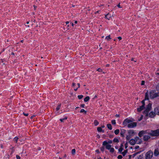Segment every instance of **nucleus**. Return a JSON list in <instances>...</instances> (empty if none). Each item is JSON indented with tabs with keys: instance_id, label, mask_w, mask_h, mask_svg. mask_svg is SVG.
I'll use <instances>...</instances> for the list:
<instances>
[{
	"instance_id": "obj_43",
	"label": "nucleus",
	"mask_w": 159,
	"mask_h": 159,
	"mask_svg": "<svg viewBox=\"0 0 159 159\" xmlns=\"http://www.w3.org/2000/svg\"><path fill=\"white\" fill-rule=\"evenodd\" d=\"M97 70L99 72H102V70L100 68L97 69Z\"/></svg>"
},
{
	"instance_id": "obj_49",
	"label": "nucleus",
	"mask_w": 159,
	"mask_h": 159,
	"mask_svg": "<svg viewBox=\"0 0 159 159\" xmlns=\"http://www.w3.org/2000/svg\"><path fill=\"white\" fill-rule=\"evenodd\" d=\"M23 114L24 116H27L29 115L28 113H25L24 112L23 113Z\"/></svg>"
},
{
	"instance_id": "obj_16",
	"label": "nucleus",
	"mask_w": 159,
	"mask_h": 159,
	"mask_svg": "<svg viewBox=\"0 0 159 159\" xmlns=\"http://www.w3.org/2000/svg\"><path fill=\"white\" fill-rule=\"evenodd\" d=\"M111 17L112 16L110 14H109V13H108L105 16V18L109 20H110Z\"/></svg>"
},
{
	"instance_id": "obj_40",
	"label": "nucleus",
	"mask_w": 159,
	"mask_h": 159,
	"mask_svg": "<svg viewBox=\"0 0 159 159\" xmlns=\"http://www.w3.org/2000/svg\"><path fill=\"white\" fill-rule=\"evenodd\" d=\"M100 149L101 150V151H102V152H104V150H105V148L104 147H101V148H100Z\"/></svg>"
},
{
	"instance_id": "obj_17",
	"label": "nucleus",
	"mask_w": 159,
	"mask_h": 159,
	"mask_svg": "<svg viewBox=\"0 0 159 159\" xmlns=\"http://www.w3.org/2000/svg\"><path fill=\"white\" fill-rule=\"evenodd\" d=\"M103 146H106V148L108 149L109 150L111 148V145L109 144H107V145H103Z\"/></svg>"
},
{
	"instance_id": "obj_15",
	"label": "nucleus",
	"mask_w": 159,
	"mask_h": 159,
	"mask_svg": "<svg viewBox=\"0 0 159 159\" xmlns=\"http://www.w3.org/2000/svg\"><path fill=\"white\" fill-rule=\"evenodd\" d=\"M144 107L141 106H140V107L137 108V111L139 112H140L144 109Z\"/></svg>"
},
{
	"instance_id": "obj_3",
	"label": "nucleus",
	"mask_w": 159,
	"mask_h": 159,
	"mask_svg": "<svg viewBox=\"0 0 159 159\" xmlns=\"http://www.w3.org/2000/svg\"><path fill=\"white\" fill-rule=\"evenodd\" d=\"M152 104L149 103L147 106L146 108L143 112V114L145 115L146 116H148V112L151 110L152 108Z\"/></svg>"
},
{
	"instance_id": "obj_41",
	"label": "nucleus",
	"mask_w": 159,
	"mask_h": 159,
	"mask_svg": "<svg viewBox=\"0 0 159 159\" xmlns=\"http://www.w3.org/2000/svg\"><path fill=\"white\" fill-rule=\"evenodd\" d=\"M126 139L127 140H129L130 139V136L129 135H127L126 136Z\"/></svg>"
},
{
	"instance_id": "obj_55",
	"label": "nucleus",
	"mask_w": 159,
	"mask_h": 159,
	"mask_svg": "<svg viewBox=\"0 0 159 159\" xmlns=\"http://www.w3.org/2000/svg\"><path fill=\"white\" fill-rule=\"evenodd\" d=\"M118 39L120 40L122 39V38L121 37H118Z\"/></svg>"
},
{
	"instance_id": "obj_44",
	"label": "nucleus",
	"mask_w": 159,
	"mask_h": 159,
	"mask_svg": "<svg viewBox=\"0 0 159 159\" xmlns=\"http://www.w3.org/2000/svg\"><path fill=\"white\" fill-rule=\"evenodd\" d=\"M156 89L157 90L159 91V84H158L156 87Z\"/></svg>"
},
{
	"instance_id": "obj_59",
	"label": "nucleus",
	"mask_w": 159,
	"mask_h": 159,
	"mask_svg": "<svg viewBox=\"0 0 159 159\" xmlns=\"http://www.w3.org/2000/svg\"><path fill=\"white\" fill-rule=\"evenodd\" d=\"M75 85V84L74 83H73L72 84V86H74Z\"/></svg>"
},
{
	"instance_id": "obj_50",
	"label": "nucleus",
	"mask_w": 159,
	"mask_h": 159,
	"mask_svg": "<svg viewBox=\"0 0 159 159\" xmlns=\"http://www.w3.org/2000/svg\"><path fill=\"white\" fill-rule=\"evenodd\" d=\"M114 135H110L109 136V137L110 138H113V137Z\"/></svg>"
},
{
	"instance_id": "obj_28",
	"label": "nucleus",
	"mask_w": 159,
	"mask_h": 159,
	"mask_svg": "<svg viewBox=\"0 0 159 159\" xmlns=\"http://www.w3.org/2000/svg\"><path fill=\"white\" fill-rule=\"evenodd\" d=\"M61 104L60 103L57 106V107L56 108V110L58 111L60 109V108L61 106Z\"/></svg>"
},
{
	"instance_id": "obj_29",
	"label": "nucleus",
	"mask_w": 159,
	"mask_h": 159,
	"mask_svg": "<svg viewBox=\"0 0 159 159\" xmlns=\"http://www.w3.org/2000/svg\"><path fill=\"white\" fill-rule=\"evenodd\" d=\"M80 113L84 112L85 114H86L87 113V111H85L84 109H81V110L80 111Z\"/></svg>"
},
{
	"instance_id": "obj_45",
	"label": "nucleus",
	"mask_w": 159,
	"mask_h": 159,
	"mask_svg": "<svg viewBox=\"0 0 159 159\" xmlns=\"http://www.w3.org/2000/svg\"><path fill=\"white\" fill-rule=\"evenodd\" d=\"M145 84V81L144 80H142L141 82V85H144Z\"/></svg>"
},
{
	"instance_id": "obj_14",
	"label": "nucleus",
	"mask_w": 159,
	"mask_h": 159,
	"mask_svg": "<svg viewBox=\"0 0 159 159\" xmlns=\"http://www.w3.org/2000/svg\"><path fill=\"white\" fill-rule=\"evenodd\" d=\"M136 143L135 138V139H131L129 141V143L132 145H134Z\"/></svg>"
},
{
	"instance_id": "obj_5",
	"label": "nucleus",
	"mask_w": 159,
	"mask_h": 159,
	"mask_svg": "<svg viewBox=\"0 0 159 159\" xmlns=\"http://www.w3.org/2000/svg\"><path fill=\"white\" fill-rule=\"evenodd\" d=\"M137 126V123L135 122H130L127 125V127L129 128H132Z\"/></svg>"
},
{
	"instance_id": "obj_4",
	"label": "nucleus",
	"mask_w": 159,
	"mask_h": 159,
	"mask_svg": "<svg viewBox=\"0 0 159 159\" xmlns=\"http://www.w3.org/2000/svg\"><path fill=\"white\" fill-rule=\"evenodd\" d=\"M153 155V152L151 150L148 152L146 154L145 159H150L152 157Z\"/></svg>"
},
{
	"instance_id": "obj_38",
	"label": "nucleus",
	"mask_w": 159,
	"mask_h": 159,
	"mask_svg": "<svg viewBox=\"0 0 159 159\" xmlns=\"http://www.w3.org/2000/svg\"><path fill=\"white\" fill-rule=\"evenodd\" d=\"M111 123L112 125H115L116 124V120H114L111 121Z\"/></svg>"
},
{
	"instance_id": "obj_53",
	"label": "nucleus",
	"mask_w": 159,
	"mask_h": 159,
	"mask_svg": "<svg viewBox=\"0 0 159 159\" xmlns=\"http://www.w3.org/2000/svg\"><path fill=\"white\" fill-rule=\"evenodd\" d=\"M35 116V115H33L31 117H30V118L32 119Z\"/></svg>"
},
{
	"instance_id": "obj_24",
	"label": "nucleus",
	"mask_w": 159,
	"mask_h": 159,
	"mask_svg": "<svg viewBox=\"0 0 159 159\" xmlns=\"http://www.w3.org/2000/svg\"><path fill=\"white\" fill-rule=\"evenodd\" d=\"M8 48H9V52H13V47H12L11 46H10L8 47Z\"/></svg>"
},
{
	"instance_id": "obj_51",
	"label": "nucleus",
	"mask_w": 159,
	"mask_h": 159,
	"mask_svg": "<svg viewBox=\"0 0 159 159\" xmlns=\"http://www.w3.org/2000/svg\"><path fill=\"white\" fill-rule=\"evenodd\" d=\"M128 147V146H127V143H126L125 144V148H126Z\"/></svg>"
},
{
	"instance_id": "obj_31",
	"label": "nucleus",
	"mask_w": 159,
	"mask_h": 159,
	"mask_svg": "<svg viewBox=\"0 0 159 159\" xmlns=\"http://www.w3.org/2000/svg\"><path fill=\"white\" fill-rule=\"evenodd\" d=\"M97 130L99 132H101L102 131V129L101 127H98L97 128Z\"/></svg>"
},
{
	"instance_id": "obj_21",
	"label": "nucleus",
	"mask_w": 159,
	"mask_h": 159,
	"mask_svg": "<svg viewBox=\"0 0 159 159\" xmlns=\"http://www.w3.org/2000/svg\"><path fill=\"white\" fill-rule=\"evenodd\" d=\"M107 128L109 129L110 130H111L112 129V127L111 125L110 124H108L107 125Z\"/></svg>"
},
{
	"instance_id": "obj_7",
	"label": "nucleus",
	"mask_w": 159,
	"mask_h": 159,
	"mask_svg": "<svg viewBox=\"0 0 159 159\" xmlns=\"http://www.w3.org/2000/svg\"><path fill=\"white\" fill-rule=\"evenodd\" d=\"M147 134H144L143 135V140L144 141H148L149 139L150 138V137L149 135H147Z\"/></svg>"
},
{
	"instance_id": "obj_36",
	"label": "nucleus",
	"mask_w": 159,
	"mask_h": 159,
	"mask_svg": "<svg viewBox=\"0 0 159 159\" xmlns=\"http://www.w3.org/2000/svg\"><path fill=\"white\" fill-rule=\"evenodd\" d=\"M83 97V95H79L78 96V98L79 99H81Z\"/></svg>"
},
{
	"instance_id": "obj_52",
	"label": "nucleus",
	"mask_w": 159,
	"mask_h": 159,
	"mask_svg": "<svg viewBox=\"0 0 159 159\" xmlns=\"http://www.w3.org/2000/svg\"><path fill=\"white\" fill-rule=\"evenodd\" d=\"M96 152H97V153H99V152H99V150H98H98H96Z\"/></svg>"
},
{
	"instance_id": "obj_48",
	"label": "nucleus",
	"mask_w": 159,
	"mask_h": 159,
	"mask_svg": "<svg viewBox=\"0 0 159 159\" xmlns=\"http://www.w3.org/2000/svg\"><path fill=\"white\" fill-rule=\"evenodd\" d=\"M80 106L82 108H84L85 106V104H82L80 105Z\"/></svg>"
},
{
	"instance_id": "obj_56",
	"label": "nucleus",
	"mask_w": 159,
	"mask_h": 159,
	"mask_svg": "<svg viewBox=\"0 0 159 159\" xmlns=\"http://www.w3.org/2000/svg\"><path fill=\"white\" fill-rule=\"evenodd\" d=\"M116 117H120V115L119 114H116Z\"/></svg>"
},
{
	"instance_id": "obj_35",
	"label": "nucleus",
	"mask_w": 159,
	"mask_h": 159,
	"mask_svg": "<svg viewBox=\"0 0 159 159\" xmlns=\"http://www.w3.org/2000/svg\"><path fill=\"white\" fill-rule=\"evenodd\" d=\"M106 39L107 40H109V39H111V38H110V35L107 36L106 37Z\"/></svg>"
},
{
	"instance_id": "obj_8",
	"label": "nucleus",
	"mask_w": 159,
	"mask_h": 159,
	"mask_svg": "<svg viewBox=\"0 0 159 159\" xmlns=\"http://www.w3.org/2000/svg\"><path fill=\"white\" fill-rule=\"evenodd\" d=\"M136 143L137 144H140L142 142L141 139H140L139 137H137L135 138Z\"/></svg>"
},
{
	"instance_id": "obj_25",
	"label": "nucleus",
	"mask_w": 159,
	"mask_h": 159,
	"mask_svg": "<svg viewBox=\"0 0 159 159\" xmlns=\"http://www.w3.org/2000/svg\"><path fill=\"white\" fill-rule=\"evenodd\" d=\"M67 117H66V116H65V118H63V119H60V120L61 122H64V121L65 120H67Z\"/></svg>"
},
{
	"instance_id": "obj_64",
	"label": "nucleus",
	"mask_w": 159,
	"mask_h": 159,
	"mask_svg": "<svg viewBox=\"0 0 159 159\" xmlns=\"http://www.w3.org/2000/svg\"><path fill=\"white\" fill-rule=\"evenodd\" d=\"M69 21H66V25H67V24H69Z\"/></svg>"
},
{
	"instance_id": "obj_60",
	"label": "nucleus",
	"mask_w": 159,
	"mask_h": 159,
	"mask_svg": "<svg viewBox=\"0 0 159 159\" xmlns=\"http://www.w3.org/2000/svg\"><path fill=\"white\" fill-rule=\"evenodd\" d=\"M117 6L119 7V8H121V7H120V3L119 4H118L117 5Z\"/></svg>"
},
{
	"instance_id": "obj_37",
	"label": "nucleus",
	"mask_w": 159,
	"mask_h": 159,
	"mask_svg": "<svg viewBox=\"0 0 159 159\" xmlns=\"http://www.w3.org/2000/svg\"><path fill=\"white\" fill-rule=\"evenodd\" d=\"M123 150V148H120L118 150V151L120 152L121 153Z\"/></svg>"
},
{
	"instance_id": "obj_63",
	"label": "nucleus",
	"mask_w": 159,
	"mask_h": 159,
	"mask_svg": "<svg viewBox=\"0 0 159 159\" xmlns=\"http://www.w3.org/2000/svg\"><path fill=\"white\" fill-rule=\"evenodd\" d=\"M11 54L13 55H14V53L13 52V51L11 52Z\"/></svg>"
},
{
	"instance_id": "obj_10",
	"label": "nucleus",
	"mask_w": 159,
	"mask_h": 159,
	"mask_svg": "<svg viewBox=\"0 0 159 159\" xmlns=\"http://www.w3.org/2000/svg\"><path fill=\"white\" fill-rule=\"evenodd\" d=\"M154 111L156 115H159V106L155 107L154 109Z\"/></svg>"
},
{
	"instance_id": "obj_19",
	"label": "nucleus",
	"mask_w": 159,
	"mask_h": 159,
	"mask_svg": "<svg viewBox=\"0 0 159 159\" xmlns=\"http://www.w3.org/2000/svg\"><path fill=\"white\" fill-rule=\"evenodd\" d=\"M128 133L129 134H134V132L133 130H129L128 131Z\"/></svg>"
},
{
	"instance_id": "obj_11",
	"label": "nucleus",
	"mask_w": 159,
	"mask_h": 159,
	"mask_svg": "<svg viewBox=\"0 0 159 159\" xmlns=\"http://www.w3.org/2000/svg\"><path fill=\"white\" fill-rule=\"evenodd\" d=\"M112 141L110 140L108 142L107 141H103L102 144V145H106L107 144H111L112 143Z\"/></svg>"
},
{
	"instance_id": "obj_61",
	"label": "nucleus",
	"mask_w": 159,
	"mask_h": 159,
	"mask_svg": "<svg viewBox=\"0 0 159 159\" xmlns=\"http://www.w3.org/2000/svg\"><path fill=\"white\" fill-rule=\"evenodd\" d=\"M99 11H97V12H95V14H96L97 13H99Z\"/></svg>"
},
{
	"instance_id": "obj_32",
	"label": "nucleus",
	"mask_w": 159,
	"mask_h": 159,
	"mask_svg": "<svg viewBox=\"0 0 159 159\" xmlns=\"http://www.w3.org/2000/svg\"><path fill=\"white\" fill-rule=\"evenodd\" d=\"M110 152L111 153H113L114 151V149L113 148H111L110 149H109Z\"/></svg>"
},
{
	"instance_id": "obj_42",
	"label": "nucleus",
	"mask_w": 159,
	"mask_h": 159,
	"mask_svg": "<svg viewBox=\"0 0 159 159\" xmlns=\"http://www.w3.org/2000/svg\"><path fill=\"white\" fill-rule=\"evenodd\" d=\"M122 156L121 155H119L117 157V158L118 159H121L122 158Z\"/></svg>"
},
{
	"instance_id": "obj_20",
	"label": "nucleus",
	"mask_w": 159,
	"mask_h": 159,
	"mask_svg": "<svg viewBox=\"0 0 159 159\" xmlns=\"http://www.w3.org/2000/svg\"><path fill=\"white\" fill-rule=\"evenodd\" d=\"M128 152V150L126 149L123 152H121V153L124 156Z\"/></svg>"
},
{
	"instance_id": "obj_57",
	"label": "nucleus",
	"mask_w": 159,
	"mask_h": 159,
	"mask_svg": "<svg viewBox=\"0 0 159 159\" xmlns=\"http://www.w3.org/2000/svg\"><path fill=\"white\" fill-rule=\"evenodd\" d=\"M123 147V144L122 143L120 144V148H122Z\"/></svg>"
},
{
	"instance_id": "obj_13",
	"label": "nucleus",
	"mask_w": 159,
	"mask_h": 159,
	"mask_svg": "<svg viewBox=\"0 0 159 159\" xmlns=\"http://www.w3.org/2000/svg\"><path fill=\"white\" fill-rule=\"evenodd\" d=\"M156 113L154 112H153L152 111L149 114V116L151 118H153L155 116Z\"/></svg>"
},
{
	"instance_id": "obj_18",
	"label": "nucleus",
	"mask_w": 159,
	"mask_h": 159,
	"mask_svg": "<svg viewBox=\"0 0 159 159\" xmlns=\"http://www.w3.org/2000/svg\"><path fill=\"white\" fill-rule=\"evenodd\" d=\"M148 95V91H147V92H146L145 93V100H149Z\"/></svg>"
},
{
	"instance_id": "obj_39",
	"label": "nucleus",
	"mask_w": 159,
	"mask_h": 159,
	"mask_svg": "<svg viewBox=\"0 0 159 159\" xmlns=\"http://www.w3.org/2000/svg\"><path fill=\"white\" fill-rule=\"evenodd\" d=\"M145 99L144 100H142L141 102L142 104V105L144 107L145 106Z\"/></svg>"
},
{
	"instance_id": "obj_9",
	"label": "nucleus",
	"mask_w": 159,
	"mask_h": 159,
	"mask_svg": "<svg viewBox=\"0 0 159 159\" xmlns=\"http://www.w3.org/2000/svg\"><path fill=\"white\" fill-rule=\"evenodd\" d=\"M154 154L155 156H157L159 154V149L157 148L155 149L154 152Z\"/></svg>"
},
{
	"instance_id": "obj_2",
	"label": "nucleus",
	"mask_w": 159,
	"mask_h": 159,
	"mask_svg": "<svg viewBox=\"0 0 159 159\" xmlns=\"http://www.w3.org/2000/svg\"><path fill=\"white\" fill-rule=\"evenodd\" d=\"M150 98H154L159 96V92L155 93V90L151 91L150 93Z\"/></svg>"
},
{
	"instance_id": "obj_1",
	"label": "nucleus",
	"mask_w": 159,
	"mask_h": 159,
	"mask_svg": "<svg viewBox=\"0 0 159 159\" xmlns=\"http://www.w3.org/2000/svg\"><path fill=\"white\" fill-rule=\"evenodd\" d=\"M148 134L152 137L158 136L159 135V129L156 130H142L139 132L138 135L140 137H141L143 134Z\"/></svg>"
},
{
	"instance_id": "obj_34",
	"label": "nucleus",
	"mask_w": 159,
	"mask_h": 159,
	"mask_svg": "<svg viewBox=\"0 0 159 159\" xmlns=\"http://www.w3.org/2000/svg\"><path fill=\"white\" fill-rule=\"evenodd\" d=\"M139 152H136V153H134V154H133L132 156V157H134L136 155H137V154H139Z\"/></svg>"
},
{
	"instance_id": "obj_30",
	"label": "nucleus",
	"mask_w": 159,
	"mask_h": 159,
	"mask_svg": "<svg viewBox=\"0 0 159 159\" xmlns=\"http://www.w3.org/2000/svg\"><path fill=\"white\" fill-rule=\"evenodd\" d=\"M75 153V149H72L71 151V154L73 155H74Z\"/></svg>"
},
{
	"instance_id": "obj_62",
	"label": "nucleus",
	"mask_w": 159,
	"mask_h": 159,
	"mask_svg": "<svg viewBox=\"0 0 159 159\" xmlns=\"http://www.w3.org/2000/svg\"><path fill=\"white\" fill-rule=\"evenodd\" d=\"M77 85H78V88H80V83H78L77 84Z\"/></svg>"
},
{
	"instance_id": "obj_33",
	"label": "nucleus",
	"mask_w": 159,
	"mask_h": 159,
	"mask_svg": "<svg viewBox=\"0 0 159 159\" xmlns=\"http://www.w3.org/2000/svg\"><path fill=\"white\" fill-rule=\"evenodd\" d=\"M18 139V138L17 137H16L13 140L15 141L16 143H17Z\"/></svg>"
},
{
	"instance_id": "obj_22",
	"label": "nucleus",
	"mask_w": 159,
	"mask_h": 159,
	"mask_svg": "<svg viewBox=\"0 0 159 159\" xmlns=\"http://www.w3.org/2000/svg\"><path fill=\"white\" fill-rule=\"evenodd\" d=\"M90 99V98L89 96L86 97L84 99V101L85 102H87Z\"/></svg>"
},
{
	"instance_id": "obj_58",
	"label": "nucleus",
	"mask_w": 159,
	"mask_h": 159,
	"mask_svg": "<svg viewBox=\"0 0 159 159\" xmlns=\"http://www.w3.org/2000/svg\"><path fill=\"white\" fill-rule=\"evenodd\" d=\"M129 159H131V158L132 157V155H130L129 156Z\"/></svg>"
},
{
	"instance_id": "obj_6",
	"label": "nucleus",
	"mask_w": 159,
	"mask_h": 159,
	"mask_svg": "<svg viewBox=\"0 0 159 159\" xmlns=\"http://www.w3.org/2000/svg\"><path fill=\"white\" fill-rule=\"evenodd\" d=\"M132 122V121L130 120H129L128 119H126L124 120L123 122V125L125 126H126L128 124H129L130 122Z\"/></svg>"
},
{
	"instance_id": "obj_12",
	"label": "nucleus",
	"mask_w": 159,
	"mask_h": 159,
	"mask_svg": "<svg viewBox=\"0 0 159 159\" xmlns=\"http://www.w3.org/2000/svg\"><path fill=\"white\" fill-rule=\"evenodd\" d=\"M126 132V130L124 129H121L120 130V134L121 136L124 137L125 136L124 134Z\"/></svg>"
},
{
	"instance_id": "obj_47",
	"label": "nucleus",
	"mask_w": 159,
	"mask_h": 159,
	"mask_svg": "<svg viewBox=\"0 0 159 159\" xmlns=\"http://www.w3.org/2000/svg\"><path fill=\"white\" fill-rule=\"evenodd\" d=\"M16 158L17 159H20V157L19 156L16 155Z\"/></svg>"
},
{
	"instance_id": "obj_26",
	"label": "nucleus",
	"mask_w": 159,
	"mask_h": 159,
	"mask_svg": "<svg viewBox=\"0 0 159 159\" xmlns=\"http://www.w3.org/2000/svg\"><path fill=\"white\" fill-rule=\"evenodd\" d=\"M113 142L118 143L119 142V140L117 138H115L113 140Z\"/></svg>"
},
{
	"instance_id": "obj_23",
	"label": "nucleus",
	"mask_w": 159,
	"mask_h": 159,
	"mask_svg": "<svg viewBox=\"0 0 159 159\" xmlns=\"http://www.w3.org/2000/svg\"><path fill=\"white\" fill-rule=\"evenodd\" d=\"M94 124L95 126H97L99 124V122L97 120H95L94 121Z\"/></svg>"
},
{
	"instance_id": "obj_54",
	"label": "nucleus",
	"mask_w": 159,
	"mask_h": 159,
	"mask_svg": "<svg viewBox=\"0 0 159 159\" xmlns=\"http://www.w3.org/2000/svg\"><path fill=\"white\" fill-rule=\"evenodd\" d=\"M139 148V146H136L135 147V149H138Z\"/></svg>"
},
{
	"instance_id": "obj_27",
	"label": "nucleus",
	"mask_w": 159,
	"mask_h": 159,
	"mask_svg": "<svg viewBox=\"0 0 159 159\" xmlns=\"http://www.w3.org/2000/svg\"><path fill=\"white\" fill-rule=\"evenodd\" d=\"M120 130L119 129H116L114 131V133L116 135H117L119 133Z\"/></svg>"
},
{
	"instance_id": "obj_46",
	"label": "nucleus",
	"mask_w": 159,
	"mask_h": 159,
	"mask_svg": "<svg viewBox=\"0 0 159 159\" xmlns=\"http://www.w3.org/2000/svg\"><path fill=\"white\" fill-rule=\"evenodd\" d=\"M143 116L142 115L141 116V117H140V118H139V121H140L141 120L143 119Z\"/></svg>"
}]
</instances>
